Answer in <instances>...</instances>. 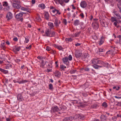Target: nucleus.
<instances>
[{
	"label": "nucleus",
	"instance_id": "nucleus-2",
	"mask_svg": "<svg viewBox=\"0 0 121 121\" xmlns=\"http://www.w3.org/2000/svg\"><path fill=\"white\" fill-rule=\"evenodd\" d=\"M91 63L94 64H103V62L102 61L99 60L98 58H95L92 59L91 61Z\"/></svg>",
	"mask_w": 121,
	"mask_h": 121
},
{
	"label": "nucleus",
	"instance_id": "nucleus-36",
	"mask_svg": "<svg viewBox=\"0 0 121 121\" xmlns=\"http://www.w3.org/2000/svg\"><path fill=\"white\" fill-rule=\"evenodd\" d=\"M60 69L61 70H64V69L66 68V67L62 65H60Z\"/></svg>",
	"mask_w": 121,
	"mask_h": 121
},
{
	"label": "nucleus",
	"instance_id": "nucleus-57",
	"mask_svg": "<svg viewBox=\"0 0 121 121\" xmlns=\"http://www.w3.org/2000/svg\"><path fill=\"white\" fill-rule=\"evenodd\" d=\"M68 117H66L63 119V121H68Z\"/></svg>",
	"mask_w": 121,
	"mask_h": 121
},
{
	"label": "nucleus",
	"instance_id": "nucleus-13",
	"mask_svg": "<svg viewBox=\"0 0 121 121\" xmlns=\"http://www.w3.org/2000/svg\"><path fill=\"white\" fill-rule=\"evenodd\" d=\"M53 46L54 47L57 48L59 50H62L63 49V48L60 46H58L56 44H53Z\"/></svg>",
	"mask_w": 121,
	"mask_h": 121
},
{
	"label": "nucleus",
	"instance_id": "nucleus-34",
	"mask_svg": "<svg viewBox=\"0 0 121 121\" xmlns=\"http://www.w3.org/2000/svg\"><path fill=\"white\" fill-rule=\"evenodd\" d=\"M49 89L50 90H52L53 89V85L52 84H50L49 85Z\"/></svg>",
	"mask_w": 121,
	"mask_h": 121
},
{
	"label": "nucleus",
	"instance_id": "nucleus-12",
	"mask_svg": "<svg viewBox=\"0 0 121 121\" xmlns=\"http://www.w3.org/2000/svg\"><path fill=\"white\" fill-rule=\"evenodd\" d=\"M48 25L49 27L50 30L51 29H53V30H54L55 28L54 26L52 23L49 22H48Z\"/></svg>",
	"mask_w": 121,
	"mask_h": 121
},
{
	"label": "nucleus",
	"instance_id": "nucleus-25",
	"mask_svg": "<svg viewBox=\"0 0 121 121\" xmlns=\"http://www.w3.org/2000/svg\"><path fill=\"white\" fill-rule=\"evenodd\" d=\"M0 71L5 74L8 73V70H6L1 68H0Z\"/></svg>",
	"mask_w": 121,
	"mask_h": 121
},
{
	"label": "nucleus",
	"instance_id": "nucleus-23",
	"mask_svg": "<svg viewBox=\"0 0 121 121\" xmlns=\"http://www.w3.org/2000/svg\"><path fill=\"white\" fill-rule=\"evenodd\" d=\"M22 15L23 14L22 13H20L17 14L16 15L15 17L17 18H19L22 16Z\"/></svg>",
	"mask_w": 121,
	"mask_h": 121
},
{
	"label": "nucleus",
	"instance_id": "nucleus-31",
	"mask_svg": "<svg viewBox=\"0 0 121 121\" xmlns=\"http://www.w3.org/2000/svg\"><path fill=\"white\" fill-rule=\"evenodd\" d=\"M102 106L104 108H106L108 106V105L107 103L106 102H104L102 104Z\"/></svg>",
	"mask_w": 121,
	"mask_h": 121
},
{
	"label": "nucleus",
	"instance_id": "nucleus-17",
	"mask_svg": "<svg viewBox=\"0 0 121 121\" xmlns=\"http://www.w3.org/2000/svg\"><path fill=\"white\" fill-rule=\"evenodd\" d=\"M44 17L45 19L47 20H48L49 18V15L48 12H45L44 13Z\"/></svg>",
	"mask_w": 121,
	"mask_h": 121
},
{
	"label": "nucleus",
	"instance_id": "nucleus-24",
	"mask_svg": "<svg viewBox=\"0 0 121 121\" xmlns=\"http://www.w3.org/2000/svg\"><path fill=\"white\" fill-rule=\"evenodd\" d=\"M38 7H39L40 8L42 9H43L45 8V5L43 3L41 4H39L38 5Z\"/></svg>",
	"mask_w": 121,
	"mask_h": 121
},
{
	"label": "nucleus",
	"instance_id": "nucleus-60",
	"mask_svg": "<svg viewBox=\"0 0 121 121\" xmlns=\"http://www.w3.org/2000/svg\"><path fill=\"white\" fill-rule=\"evenodd\" d=\"M118 22L117 21V22H114V23H113V24L115 26H117V23H118Z\"/></svg>",
	"mask_w": 121,
	"mask_h": 121
},
{
	"label": "nucleus",
	"instance_id": "nucleus-40",
	"mask_svg": "<svg viewBox=\"0 0 121 121\" xmlns=\"http://www.w3.org/2000/svg\"><path fill=\"white\" fill-rule=\"evenodd\" d=\"M8 5V3L7 2H4L3 3V5L4 6H7Z\"/></svg>",
	"mask_w": 121,
	"mask_h": 121
},
{
	"label": "nucleus",
	"instance_id": "nucleus-21",
	"mask_svg": "<svg viewBox=\"0 0 121 121\" xmlns=\"http://www.w3.org/2000/svg\"><path fill=\"white\" fill-rule=\"evenodd\" d=\"M80 33V32H78L75 33V34L73 35L72 34L71 35V36L73 37H77L79 36Z\"/></svg>",
	"mask_w": 121,
	"mask_h": 121
},
{
	"label": "nucleus",
	"instance_id": "nucleus-62",
	"mask_svg": "<svg viewBox=\"0 0 121 121\" xmlns=\"http://www.w3.org/2000/svg\"><path fill=\"white\" fill-rule=\"evenodd\" d=\"M84 56H86V57H85V58H86V57H88L89 56H88V54L87 53H85V54H84Z\"/></svg>",
	"mask_w": 121,
	"mask_h": 121
},
{
	"label": "nucleus",
	"instance_id": "nucleus-58",
	"mask_svg": "<svg viewBox=\"0 0 121 121\" xmlns=\"http://www.w3.org/2000/svg\"><path fill=\"white\" fill-rule=\"evenodd\" d=\"M13 40L14 41H17L18 39L17 37H15L13 38Z\"/></svg>",
	"mask_w": 121,
	"mask_h": 121
},
{
	"label": "nucleus",
	"instance_id": "nucleus-3",
	"mask_svg": "<svg viewBox=\"0 0 121 121\" xmlns=\"http://www.w3.org/2000/svg\"><path fill=\"white\" fill-rule=\"evenodd\" d=\"M60 111V109L57 106H55L52 107L51 110V112L52 113L57 112L58 114H61L62 113H63V112H59Z\"/></svg>",
	"mask_w": 121,
	"mask_h": 121
},
{
	"label": "nucleus",
	"instance_id": "nucleus-39",
	"mask_svg": "<svg viewBox=\"0 0 121 121\" xmlns=\"http://www.w3.org/2000/svg\"><path fill=\"white\" fill-rule=\"evenodd\" d=\"M25 40L24 41L26 43H28L29 41L28 37H25Z\"/></svg>",
	"mask_w": 121,
	"mask_h": 121
},
{
	"label": "nucleus",
	"instance_id": "nucleus-61",
	"mask_svg": "<svg viewBox=\"0 0 121 121\" xmlns=\"http://www.w3.org/2000/svg\"><path fill=\"white\" fill-rule=\"evenodd\" d=\"M57 10L56 9L54 8V10H52V12L53 13H54L56 12V10Z\"/></svg>",
	"mask_w": 121,
	"mask_h": 121
},
{
	"label": "nucleus",
	"instance_id": "nucleus-27",
	"mask_svg": "<svg viewBox=\"0 0 121 121\" xmlns=\"http://www.w3.org/2000/svg\"><path fill=\"white\" fill-rule=\"evenodd\" d=\"M0 47L1 48H2L3 50H5L6 48V47L4 43H2L0 45Z\"/></svg>",
	"mask_w": 121,
	"mask_h": 121
},
{
	"label": "nucleus",
	"instance_id": "nucleus-8",
	"mask_svg": "<svg viewBox=\"0 0 121 121\" xmlns=\"http://www.w3.org/2000/svg\"><path fill=\"white\" fill-rule=\"evenodd\" d=\"M13 5L14 8L17 9H19L21 7V6L20 4L14 3H13Z\"/></svg>",
	"mask_w": 121,
	"mask_h": 121
},
{
	"label": "nucleus",
	"instance_id": "nucleus-37",
	"mask_svg": "<svg viewBox=\"0 0 121 121\" xmlns=\"http://www.w3.org/2000/svg\"><path fill=\"white\" fill-rule=\"evenodd\" d=\"M50 51V53L51 54H55L56 53V51L55 50H53L52 49H51Z\"/></svg>",
	"mask_w": 121,
	"mask_h": 121
},
{
	"label": "nucleus",
	"instance_id": "nucleus-49",
	"mask_svg": "<svg viewBox=\"0 0 121 121\" xmlns=\"http://www.w3.org/2000/svg\"><path fill=\"white\" fill-rule=\"evenodd\" d=\"M79 16L80 17L82 18H83L84 17V14L83 13H81L79 15Z\"/></svg>",
	"mask_w": 121,
	"mask_h": 121
},
{
	"label": "nucleus",
	"instance_id": "nucleus-33",
	"mask_svg": "<svg viewBox=\"0 0 121 121\" xmlns=\"http://www.w3.org/2000/svg\"><path fill=\"white\" fill-rule=\"evenodd\" d=\"M98 107V105L97 104H94L91 106V107L95 109L97 108Z\"/></svg>",
	"mask_w": 121,
	"mask_h": 121
},
{
	"label": "nucleus",
	"instance_id": "nucleus-41",
	"mask_svg": "<svg viewBox=\"0 0 121 121\" xmlns=\"http://www.w3.org/2000/svg\"><path fill=\"white\" fill-rule=\"evenodd\" d=\"M117 6L119 9H121V2L118 3Z\"/></svg>",
	"mask_w": 121,
	"mask_h": 121
},
{
	"label": "nucleus",
	"instance_id": "nucleus-44",
	"mask_svg": "<svg viewBox=\"0 0 121 121\" xmlns=\"http://www.w3.org/2000/svg\"><path fill=\"white\" fill-rule=\"evenodd\" d=\"M66 40L67 42L68 41V42H71L73 41V39H72L71 38H67L66 39Z\"/></svg>",
	"mask_w": 121,
	"mask_h": 121
},
{
	"label": "nucleus",
	"instance_id": "nucleus-52",
	"mask_svg": "<svg viewBox=\"0 0 121 121\" xmlns=\"http://www.w3.org/2000/svg\"><path fill=\"white\" fill-rule=\"evenodd\" d=\"M99 50L100 52H103L104 51V50L103 48H100L99 49Z\"/></svg>",
	"mask_w": 121,
	"mask_h": 121
},
{
	"label": "nucleus",
	"instance_id": "nucleus-43",
	"mask_svg": "<svg viewBox=\"0 0 121 121\" xmlns=\"http://www.w3.org/2000/svg\"><path fill=\"white\" fill-rule=\"evenodd\" d=\"M12 1L15 3H20V1L19 0H12Z\"/></svg>",
	"mask_w": 121,
	"mask_h": 121
},
{
	"label": "nucleus",
	"instance_id": "nucleus-63",
	"mask_svg": "<svg viewBox=\"0 0 121 121\" xmlns=\"http://www.w3.org/2000/svg\"><path fill=\"white\" fill-rule=\"evenodd\" d=\"M80 43H76L75 44V45L76 46H80Z\"/></svg>",
	"mask_w": 121,
	"mask_h": 121
},
{
	"label": "nucleus",
	"instance_id": "nucleus-14",
	"mask_svg": "<svg viewBox=\"0 0 121 121\" xmlns=\"http://www.w3.org/2000/svg\"><path fill=\"white\" fill-rule=\"evenodd\" d=\"M36 20L38 22H40L41 20L40 18V17L39 15L38 14H36L35 16Z\"/></svg>",
	"mask_w": 121,
	"mask_h": 121
},
{
	"label": "nucleus",
	"instance_id": "nucleus-64",
	"mask_svg": "<svg viewBox=\"0 0 121 121\" xmlns=\"http://www.w3.org/2000/svg\"><path fill=\"white\" fill-rule=\"evenodd\" d=\"M117 105L119 106H121V102H118L117 103Z\"/></svg>",
	"mask_w": 121,
	"mask_h": 121
},
{
	"label": "nucleus",
	"instance_id": "nucleus-50",
	"mask_svg": "<svg viewBox=\"0 0 121 121\" xmlns=\"http://www.w3.org/2000/svg\"><path fill=\"white\" fill-rule=\"evenodd\" d=\"M116 16L117 17V18L118 19H121V17L120 15L118 14H116Z\"/></svg>",
	"mask_w": 121,
	"mask_h": 121
},
{
	"label": "nucleus",
	"instance_id": "nucleus-1",
	"mask_svg": "<svg viewBox=\"0 0 121 121\" xmlns=\"http://www.w3.org/2000/svg\"><path fill=\"white\" fill-rule=\"evenodd\" d=\"M56 32L54 31H51L50 30L48 29L45 31L44 35L50 37H54Z\"/></svg>",
	"mask_w": 121,
	"mask_h": 121
},
{
	"label": "nucleus",
	"instance_id": "nucleus-19",
	"mask_svg": "<svg viewBox=\"0 0 121 121\" xmlns=\"http://www.w3.org/2000/svg\"><path fill=\"white\" fill-rule=\"evenodd\" d=\"M104 42V38L102 36L100 39L99 44V45H102Z\"/></svg>",
	"mask_w": 121,
	"mask_h": 121
},
{
	"label": "nucleus",
	"instance_id": "nucleus-59",
	"mask_svg": "<svg viewBox=\"0 0 121 121\" xmlns=\"http://www.w3.org/2000/svg\"><path fill=\"white\" fill-rule=\"evenodd\" d=\"M31 45H30L28 47H26V49H30L31 48Z\"/></svg>",
	"mask_w": 121,
	"mask_h": 121
},
{
	"label": "nucleus",
	"instance_id": "nucleus-18",
	"mask_svg": "<svg viewBox=\"0 0 121 121\" xmlns=\"http://www.w3.org/2000/svg\"><path fill=\"white\" fill-rule=\"evenodd\" d=\"M107 119L105 115H102L100 117V119L101 121H106Z\"/></svg>",
	"mask_w": 121,
	"mask_h": 121
},
{
	"label": "nucleus",
	"instance_id": "nucleus-46",
	"mask_svg": "<svg viewBox=\"0 0 121 121\" xmlns=\"http://www.w3.org/2000/svg\"><path fill=\"white\" fill-rule=\"evenodd\" d=\"M68 58V59L70 61H71L72 59V57L70 55L69 56Z\"/></svg>",
	"mask_w": 121,
	"mask_h": 121
},
{
	"label": "nucleus",
	"instance_id": "nucleus-20",
	"mask_svg": "<svg viewBox=\"0 0 121 121\" xmlns=\"http://www.w3.org/2000/svg\"><path fill=\"white\" fill-rule=\"evenodd\" d=\"M59 106V108L60 109V111L61 110H62L63 111H64L67 108L66 107L63 105H60Z\"/></svg>",
	"mask_w": 121,
	"mask_h": 121
},
{
	"label": "nucleus",
	"instance_id": "nucleus-9",
	"mask_svg": "<svg viewBox=\"0 0 121 121\" xmlns=\"http://www.w3.org/2000/svg\"><path fill=\"white\" fill-rule=\"evenodd\" d=\"M62 60L64 63L66 65H68L69 62L68 61V58L67 57H65L63 58L62 59Z\"/></svg>",
	"mask_w": 121,
	"mask_h": 121
},
{
	"label": "nucleus",
	"instance_id": "nucleus-51",
	"mask_svg": "<svg viewBox=\"0 0 121 121\" xmlns=\"http://www.w3.org/2000/svg\"><path fill=\"white\" fill-rule=\"evenodd\" d=\"M113 88L114 89H116L117 90H118L120 88V87L119 86H118L117 88L116 86H115L113 87Z\"/></svg>",
	"mask_w": 121,
	"mask_h": 121
},
{
	"label": "nucleus",
	"instance_id": "nucleus-32",
	"mask_svg": "<svg viewBox=\"0 0 121 121\" xmlns=\"http://www.w3.org/2000/svg\"><path fill=\"white\" fill-rule=\"evenodd\" d=\"M21 49V47H20L16 46L14 48V49L16 51L18 52Z\"/></svg>",
	"mask_w": 121,
	"mask_h": 121
},
{
	"label": "nucleus",
	"instance_id": "nucleus-38",
	"mask_svg": "<svg viewBox=\"0 0 121 121\" xmlns=\"http://www.w3.org/2000/svg\"><path fill=\"white\" fill-rule=\"evenodd\" d=\"M84 118V116L83 115H81L80 114H79V116H78V119L80 120H82Z\"/></svg>",
	"mask_w": 121,
	"mask_h": 121
},
{
	"label": "nucleus",
	"instance_id": "nucleus-47",
	"mask_svg": "<svg viewBox=\"0 0 121 121\" xmlns=\"http://www.w3.org/2000/svg\"><path fill=\"white\" fill-rule=\"evenodd\" d=\"M51 49V48H50V47H49L48 46H47L46 47V50L48 51H50Z\"/></svg>",
	"mask_w": 121,
	"mask_h": 121
},
{
	"label": "nucleus",
	"instance_id": "nucleus-28",
	"mask_svg": "<svg viewBox=\"0 0 121 121\" xmlns=\"http://www.w3.org/2000/svg\"><path fill=\"white\" fill-rule=\"evenodd\" d=\"M93 67L94 68L96 69H98L99 67H102L101 66H99L96 64H94L92 65Z\"/></svg>",
	"mask_w": 121,
	"mask_h": 121
},
{
	"label": "nucleus",
	"instance_id": "nucleus-22",
	"mask_svg": "<svg viewBox=\"0 0 121 121\" xmlns=\"http://www.w3.org/2000/svg\"><path fill=\"white\" fill-rule=\"evenodd\" d=\"M80 24V21L79 20H75L73 23V25L75 26H77Z\"/></svg>",
	"mask_w": 121,
	"mask_h": 121
},
{
	"label": "nucleus",
	"instance_id": "nucleus-55",
	"mask_svg": "<svg viewBox=\"0 0 121 121\" xmlns=\"http://www.w3.org/2000/svg\"><path fill=\"white\" fill-rule=\"evenodd\" d=\"M37 58L39 59H42V60H43V57L41 56H39L37 57Z\"/></svg>",
	"mask_w": 121,
	"mask_h": 121
},
{
	"label": "nucleus",
	"instance_id": "nucleus-48",
	"mask_svg": "<svg viewBox=\"0 0 121 121\" xmlns=\"http://www.w3.org/2000/svg\"><path fill=\"white\" fill-rule=\"evenodd\" d=\"M63 23L65 25H66L67 24V22L66 20L65 19H64L63 20Z\"/></svg>",
	"mask_w": 121,
	"mask_h": 121
},
{
	"label": "nucleus",
	"instance_id": "nucleus-42",
	"mask_svg": "<svg viewBox=\"0 0 121 121\" xmlns=\"http://www.w3.org/2000/svg\"><path fill=\"white\" fill-rule=\"evenodd\" d=\"M57 2H58L61 5H62L64 3L63 1L62 0H58Z\"/></svg>",
	"mask_w": 121,
	"mask_h": 121
},
{
	"label": "nucleus",
	"instance_id": "nucleus-26",
	"mask_svg": "<svg viewBox=\"0 0 121 121\" xmlns=\"http://www.w3.org/2000/svg\"><path fill=\"white\" fill-rule=\"evenodd\" d=\"M111 20L112 22H117V17H112L111 18Z\"/></svg>",
	"mask_w": 121,
	"mask_h": 121
},
{
	"label": "nucleus",
	"instance_id": "nucleus-5",
	"mask_svg": "<svg viewBox=\"0 0 121 121\" xmlns=\"http://www.w3.org/2000/svg\"><path fill=\"white\" fill-rule=\"evenodd\" d=\"M6 17L7 20L9 21L13 18L12 14L11 13L9 12L7 13Z\"/></svg>",
	"mask_w": 121,
	"mask_h": 121
},
{
	"label": "nucleus",
	"instance_id": "nucleus-7",
	"mask_svg": "<svg viewBox=\"0 0 121 121\" xmlns=\"http://www.w3.org/2000/svg\"><path fill=\"white\" fill-rule=\"evenodd\" d=\"M81 7L83 8H86L87 6L86 2L85 1H83L81 2L80 3Z\"/></svg>",
	"mask_w": 121,
	"mask_h": 121
},
{
	"label": "nucleus",
	"instance_id": "nucleus-35",
	"mask_svg": "<svg viewBox=\"0 0 121 121\" xmlns=\"http://www.w3.org/2000/svg\"><path fill=\"white\" fill-rule=\"evenodd\" d=\"M79 116V114H76L74 115L73 117V119L74 120H75L77 119H78V116Z\"/></svg>",
	"mask_w": 121,
	"mask_h": 121
},
{
	"label": "nucleus",
	"instance_id": "nucleus-54",
	"mask_svg": "<svg viewBox=\"0 0 121 121\" xmlns=\"http://www.w3.org/2000/svg\"><path fill=\"white\" fill-rule=\"evenodd\" d=\"M22 10L23 11H26L27 10V9L23 7H22L21 8Z\"/></svg>",
	"mask_w": 121,
	"mask_h": 121
},
{
	"label": "nucleus",
	"instance_id": "nucleus-16",
	"mask_svg": "<svg viewBox=\"0 0 121 121\" xmlns=\"http://www.w3.org/2000/svg\"><path fill=\"white\" fill-rule=\"evenodd\" d=\"M17 99L20 101H22L23 100V97L21 94H18L17 96Z\"/></svg>",
	"mask_w": 121,
	"mask_h": 121
},
{
	"label": "nucleus",
	"instance_id": "nucleus-29",
	"mask_svg": "<svg viewBox=\"0 0 121 121\" xmlns=\"http://www.w3.org/2000/svg\"><path fill=\"white\" fill-rule=\"evenodd\" d=\"M80 25L81 26V28L82 29H84L85 28V26L84 25V23L83 22H81Z\"/></svg>",
	"mask_w": 121,
	"mask_h": 121
},
{
	"label": "nucleus",
	"instance_id": "nucleus-15",
	"mask_svg": "<svg viewBox=\"0 0 121 121\" xmlns=\"http://www.w3.org/2000/svg\"><path fill=\"white\" fill-rule=\"evenodd\" d=\"M46 63V61L45 60V58H44V60L43 59L42 60L40 66L43 68L44 66L45 65Z\"/></svg>",
	"mask_w": 121,
	"mask_h": 121
},
{
	"label": "nucleus",
	"instance_id": "nucleus-11",
	"mask_svg": "<svg viewBox=\"0 0 121 121\" xmlns=\"http://www.w3.org/2000/svg\"><path fill=\"white\" fill-rule=\"evenodd\" d=\"M81 53L80 51L79 50H77L76 51L75 54V57L78 58H79L81 56Z\"/></svg>",
	"mask_w": 121,
	"mask_h": 121
},
{
	"label": "nucleus",
	"instance_id": "nucleus-30",
	"mask_svg": "<svg viewBox=\"0 0 121 121\" xmlns=\"http://www.w3.org/2000/svg\"><path fill=\"white\" fill-rule=\"evenodd\" d=\"M77 72L78 71L76 70L72 69L70 70V73L71 74Z\"/></svg>",
	"mask_w": 121,
	"mask_h": 121
},
{
	"label": "nucleus",
	"instance_id": "nucleus-53",
	"mask_svg": "<svg viewBox=\"0 0 121 121\" xmlns=\"http://www.w3.org/2000/svg\"><path fill=\"white\" fill-rule=\"evenodd\" d=\"M68 117V120H69L70 121H72L73 120V117Z\"/></svg>",
	"mask_w": 121,
	"mask_h": 121
},
{
	"label": "nucleus",
	"instance_id": "nucleus-4",
	"mask_svg": "<svg viewBox=\"0 0 121 121\" xmlns=\"http://www.w3.org/2000/svg\"><path fill=\"white\" fill-rule=\"evenodd\" d=\"M55 19L54 22L55 26L57 28L59 26V24H60L61 22L59 20H58L56 17H55Z\"/></svg>",
	"mask_w": 121,
	"mask_h": 121
},
{
	"label": "nucleus",
	"instance_id": "nucleus-6",
	"mask_svg": "<svg viewBox=\"0 0 121 121\" xmlns=\"http://www.w3.org/2000/svg\"><path fill=\"white\" fill-rule=\"evenodd\" d=\"M92 26L95 29H97L99 27L98 23L96 21L93 22L92 24Z\"/></svg>",
	"mask_w": 121,
	"mask_h": 121
},
{
	"label": "nucleus",
	"instance_id": "nucleus-56",
	"mask_svg": "<svg viewBox=\"0 0 121 121\" xmlns=\"http://www.w3.org/2000/svg\"><path fill=\"white\" fill-rule=\"evenodd\" d=\"M56 14H58V15H60L61 14V13L59 12V11L58 10H56Z\"/></svg>",
	"mask_w": 121,
	"mask_h": 121
},
{
	"label": "nucleus",
	"instance_id": "nucleus-10",
	"mask_svg": "<svg viewBox=\"0 0 121 121\" xmlns=\"http://www.w3.org/2000/svg\"><path fill=\"white\" fill-rule=\"evenodd\" d=\"M54 75L56 77L59 78L61 75L60 72L59 71L56 70L54 72Z\"/></svg>",
	"mask_w": 121,
	"mask_h": 121
},
{
	"label": "nucleus",
	"instance_id": "nucleus-45",
	"mask_svg": "<svg viewBox=\"0 0 121 121\" xmlns=\"http://www.w3.org/2000/svg\"><path fill=\"white\" fill-rule=\"evenodd\" d=\"M84 70L86 71H90V68L88 67H86L84 68Z\"/></svg>",
	"mask_w": 121,
	"mask_h": 121
}]
</instances>
